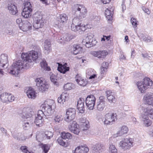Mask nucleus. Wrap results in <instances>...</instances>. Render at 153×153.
I'll return each instance as SVG.
<instances>
[{"label": "nucleus", "mask_w": 153, "mask_h": 153, "mask_svg": "<svg viewBox=\"0 0 153 153\" xmlns=\"http://www.w3.org/2000/svg\"><path fill=\"white\" fill-rule=\"evenodd\" d=\"M41 49L39 47H36L34 50L27 53H22L21 55L22 60H18L12 65L9 73L15 76H18L20 71L22 69L30 67L33 64L32 59L36 60L41 54Z\"/></svg>", "instance_id": "obj_1"}, {"label": "nucleus", "mask_w": 153, "mask_h": 153, "mask_svg": "<svg viewBox=\"0 0 153 153\" xmlns=\"http://www.w3.org/2000/svg\"><path fill=\"white\" fill-rule=\"evenodd\" d=\"M96 99L95 97L91 95L88 96L85 100V102L88 109L93 110L94 109Z\"/></svg>", "instance_id": "obj_13"}, {"label": "nucleus", "mask_w": 153, "mask_h": 153, "mask_svg": "<svg viewBox=\"0 0 153 153\" xmlns=\"http://www.w3.org/2000/svg\"><path fill=\"white\" fill-rule=\"evenodd\" d=\"M138 109L140 112L141 110L143 111L141 114H144L145 115H147L148 117L149 116L153 110V108L151 106L146 105H140Z\"/></svg>", "instance_id": "obj_15"}, {"label": "nucleus", "mask_w": 153, "mask_h": 153, "mask_svg": "<svg viewBox=\"0 0 153 153\" xmlns=\"http://www.w3.org/2000/svg\"><path fill=\"white\" fill-rule=\"evenodd\" d=\"M61 136L63 139H71L72 138V136L70 133L68 132H62Z\"/></svg>", "instance_id": "obj_42"}, {"label": "nucleus", "mask_w": 153, "mask_h": 153, "mask_svg": "<svg viewBox=\"0 0 153 153\" xmlns=\"http://www.w3.org/2000/svg\"><path fill=\"white\" fill-rule=\"evenodd\" d=\"M109 151L110 153H117V149L115 146L112 144L110 145Z\"/></svg>", "instance_id": "obj_46"}, {"label": "nucleus", "mask_w": 153, "mask_h": 153, "mask_svg": "<svg viewBox=\"0 0 153 153\" xmlns=\"http://www.w3.org/2000/svg\"><path fill=\"white\" fill-rule=\"evenodd\" d=\"M51 43L48 40H46L44 42V48L45 50L50 51L51 49Z\"/></svg>", "instance_id": "obj_43"}, {"label": "nucleus", "mask_w": 153, "mask_h": 153, "mask_svg": "<svg viewBox=\"0 0 153 153\" xmlns=\"http://www.w3.org/2000/svg\"><path fill=\"white\" fill-rule=\"evenodd\" d=\"M84 101V99L82 98H80L77 101V108L81 113H84L85 111Z\"/></svg>", "instance_id": "obj_25"}, {"label": "nucleus", "mask_w": 153, "mask_h": 153, "mask_svg": "<svg viewBox=\"0 0 153 153\" xmlns=\"http://www.w3.org/2000/svg\"><path fill=\"white\" fill-rule=\"evenodd\" d=\"M124 2L123 1L122 4V9L123 11H124L126 8V6L125 4H124Z\"/></svg>", "instance_id": "obj_59"}, {"label": "nucleus", "mask_w": 153, "mask_h": 153, "mask_svg": "<svg viewBox=\"0 0 153 153\" xmlns=\"http://www.w3.org/2000/svg\"><path fill=\"white\" fill-rule=\"evenodd\" d=\"M108 65V63L106 62H104L102 64V66L101 68H103L107 70Z\"/></svg>", "instance_id": "obj_54"}, {"label": "nucleus", "mask_w": 153, "mask_h": 153, "mask_svg": "<svg viewBox=\"0 0 153 153\" xmlns=\"http://www.w3.org/2000/svg\"><path fill=\"white\" fill-rule=\"evenodd\" d=\"M40 65L41 67L44 70L49 71L51 70V68L47 66V64L46 61L45 60H43L40 62Z\"/></svg>", "instance_id": "obj_41"}, {"label": "nucleus", "mask_w": 153, "mask_h": 153, "mask_svg": "<svg viewBox=\"0 0 153 153\" xmlns=\"http://www.w3.org/2000/svg\"><path fill=\"white\" fill-rule=\"evenodd\" d=\"M133 141L131 138L130 137L125 138L119 143V145L124 151L129 150L133 147Z\"/></svg>", "instance_id": "obj_6"}, {"label": "nucleus", "mask_w": 153, "mask_h": 153, "mask_svg": "<svg viewBox=\"0 0 153 153\" xmlns=\"http://www.w3.org/2000/svg\"><path fill=\"white\" fill-rule=\"evenodd\" d=\"M56 104L54 101L51 100H48L45 101L40 106L41 110L43 111V112L48 116L52 114L55 111Z\"/></svg>", "instance_id": "obj_3"}, {"label": "nucleus", "mask_w": 153, "mask_h": 153, "mask_svg": "<svg viewBox=\"0 0 153 153\" xmlns=\"http://www.w3.org/2000/svg\"><path fill=\"white\" fill-rule=\"evenodd\" d=\"M69 98L68 95L65 93H62L60 96L58 98L57 101L58 103L61 104H64Z\"/></svg>", "instance_id": "obj_30"}, {"label": "nucleus", "mask_w": 153, "mask_h": 153, "mask_svg": "<svg viewBox=\"0 0 153 153\" xmlns=\"http://www.w3.org/2000/svg\"><path fill=\"white\" fill-rule=\"evenodd\" d=\"M33 113V111H30L29 113L24 112L22 113V117L24 120L22 125L23 128L25 130L29 129L33 124V119L31 117Z\"/></svg>", "instance_id": "obj_5"}, {"label": "nucleus", "mask_w": 153, "mask_h": 153, "mask_svg": "<svg viewBox=\"0 0 153 153\" xmlns=\"http://www.w3.org/2000/svg\"><path fill=\"white\" fill-rule=\"evenodd\" d=\"M144 99L146 103L153 106V93H148L145 95Z\"/></svg>", "instance_id": "obj_27"}, {"label": "nucleus", "mask_w": 153, "mask_h": 153, "mask_svg": "<svg viewBox=\"0 0 153 153\" xmlns=\"http://www.w3.org/2000/svg\"><path fill=\"white\" fill-rule=\"evenodd\" d=\"M89 150V149L86 146L81 145L75 149L74 153H87Z\"/></svg>", "instance_id": "obj_24"}, {"label": "nucleus", "mask_w": 153, "mask_h": 153, "mask_svg": "<svg viewBox=\"0 0 153 153\" xmlns=\"http://www.w3.org/2000/svg\"><path fill=\"white\" fill-rule=\"evenodd\" d=\"M38 90L42 92L46 91L49 87L48 85L42 77L37 78L35 80Z\"/></svg>", "instance_id": "obj_8"}, {"label": "nucleus", "mask_w": 153, "mask_h": 153, "mask_svg": "<svg viewBox=\"0 0 153 153\" xmlns=\"http://www.w3.org/2000/svg\"><path fill=\"white\" fill-rule=\"evenodd\" d=\"M72 38L73 36L71 34L66 33L64 35L63 37V39H62V38H61L60 39V40L59 39V41H58V42L60 43H62L63 42L62 41H60V40H61L62 41L64 40L65 41H70Z\"/></svg>", "instance_id": "obj_39"}, {"label": "nucleus", "mask_w": 153, "mask_h": 153, "mask_svg": "<svg viewBox=\"0 0 153 153\" xmlns=\"http://www.w3.org/2000/svg\"><path fill=\"white\" fill-rule=\"evenodd\" d=\"M8 62V57L6 54H2L0 57V66L4 68Z\"/></svg>", "instance_id": "obj_35"}, {"label": "nucleus", "mask_w": 153, "mask_h": 153, "mask_svg": "<svg viewBox=\"0 0 153 153\" xmlns=\"http://www.w3.org/2000/svg\"><path fill=\"white\" fill-rule=\"evenodd\" d=\"M101 1L104 4H106L108 3L111 1V0H101Z\"/></svg>", "instance_id": "obj_60"}, {"label": "nucleus", "mask_w": 153, "mask_h": 153, "mask_svg": "<svg viewBox=\"0 0 153 153\" xmlns=\"http://www.w3.org/2000/svg\"><path fill=\"white\" fill-rule=\"evenodd\" d=\"M128 131V127L126 126H123L120 128V129L114 135V137L121 136L126 134Z\"/></svg>", "instance_id": "obj_28"}, {"label": "nucleus", "mask_w": 153, "mask_h": 153, "mask_svg": "<svg viewBox=\"0 0 153 153\" xmlns=\"http://www.w3.org/2000/svg\"><path fill=\"white\" fill-rule=\"evenodd\" d=\"M113 11V8H108L105 10V15L108 20H111L112 19Z\"/></svg>", "instance_id": "obj_36"}, {"label": "nucleus", "mask_w": 153, "mask_h": 153, "mask_svg": "<svg viewBox=\"0 0 153 153\" xmlns=\"http://www.w3.org/2000/svg\"><path fill=\"white\" fill-rule=\"evenodd\" d=\"M80 122L83 124L82 125V129L83 131L87 130L89 127V121L86 120L85 118H81L80 120Z\"/></svg>", "instance_id": "obj_37"}, {"label": "nucleus", "mask_w": 153, "mask_h": 153, "mask_svg": "<svg viewBox=\"0 0 153 153\" xmlns=\"http://www.w3.org/2000/svg\"><path fill=\"white\" fill-rule=\"evenodd\" d=\"M95 77H96V75L95 74H93L91 76H90L89 77V79H92L94 78Z\"/></svg>", "instance_id": "obj_64"}, {"label": "nucleus", "mask_w": 153, "mask_h": 153, "mask_svg": "<svg viewBox=\"0 0 153 153\" xmlns=\"http://www.w3.org/2000/svg\"><path fill=\"white\" fill-rule=\"evenodd\" d=\"M117 119V115L116 113H108L105 116L102 121L105 125L111 124L112 123L114 122Z\"/></svg>", "instance_id": "obj_9"}, {"label": "nucleus", "mask_w": 153, "mask_h": 153, "mask_svg": "<svg viewBox=\"0 0 153 153\" xmlns=\"http://www.w3.org/2000/svg\"><path fill=\"white\" fill-rule=\"evenodd\" d=\"M67 64L65 63L63 65H59L58 67V70L61 73L65 74L66 72L68 71L69 70V67H67Z\"/></svg>", "instance_id": "obj_38"}, {"label": "nucleus", "mask_w": 153, "mask_h": 153, "mask_svg": "<svg viewBox=\"0 0 153 153\" xmlns=\"http://www.w3.org/2000/svg\"><path fill=\"white\" fill-rule=\"evenodd\" d=\"M16 22L17 24L19 25V27L20 28L21 27L23 23L22 22V19L21 18H19L16 19Z\"/></svg>", "instance_id": "obj_53"}, {"label": "nucleus", "mask_w": 153, "mask_h": 153, "mask_svg": "<svg viewBox=\"0 0 153 153\" xmlns=\"http://www.w3.org/2000/svg\"><path fill=\"white\" fill-rule=\"evenodd\" d=\"M62 138H59L57 139V141L58 143L61 146L66 147L68 146V145L67 143H65L62 139Z\"/></svg>", "instance_id": "obj_48"}, {"label": "nucleus", "mask_w": 153, "mask_h": 153, "mask_svg": "<svg viewBox=\"0 0 153 153\" xmlns=\"http://www.w3.org/2000/svg\"><path fill=\"white\" fill-rule=\"evenodd\" d=\"M27 96L29 98L35 99L36 96V93L34 89L31 87H29L26 92Z\"/></svg>", "instance_id": "obj_34"}, {"label": "nucleus", "mask_w": 153, "mask_h": 153, "mask_svg": "<svg viewBox=\"0 0 153 153\" xmlns=\"http://www.w3.org/2000/svg\"><path fill=\"white\" fill-rule=\"evenodd\" d=\"M32 28V25L28 21H24L20 29L23 31H26Z\"/></svg>", "instance_id": "obj_33"}, {"label": "nucleus", "mask_w": 153, "mask_h": 153, "mask_svg": "<svg viewBox=\"0 0 153 153\" xmlns=\"http://www.w3.org/2000/svg\"><path fill=\"white\" fill-rule=\"evenodd\" d=\"M105 94L108 102H116V99L113 93L111 90H107Z\"/></svg>", "instance_id": "obj_31"}, {"label": "nucleus", "mask_w": 153, "mask_h": 153, "mask_svg": "<svg viewBox=\"0 0 153 153\" xmlns=\"http://www.w3.org/2000/svg\"><path fill=\"white\" fill-rule=\"evenodd\" d=\"M42 1L43 4H45L46 5H48L49 4L47 2V1L46 0H40Z\"/></svg>", "instance_id": "obj_63"}, {"label": "nucleus", "mask_w": 153, "mask_h": 153, "mask_svg": "<svg viewBox=\"0 0 153 153\" xmlns=\"http://www.w3.org/2000/svg\"><path fill=\"white\" fill-rule=\"evenodd\" d=\"M45 114L42 110H39L36 116L34 123L36 125L39 127L42 126L44 124V120L43 118Z\"/></svg>", "instance_id": "obj_11"}, {"label": "nucleus", "mask_w": 153, "mask_h": 153, "mask_svg": "<svg viewBox=\"0 0 153 153\" xmlns=\"http://www.w3.org/2000/svg\"><path fill=\"white\" fill-rule=\"evenodd\" d=\"M12 135L15 139L21 140H25L27 138L25 135L21 133L13 134Z\"/></svg>", "instance_id": "obj_40"}, {"label": "nucleus", "mask_w": 153, "mask_h": 153, "mask_svg": "<svg viewBox=\"0 0 153 153\" xmlns=\"http://www.w3.org/2000/svg\"><path fill=\"white\" fill-rule=\"evenodd\" d=\"M15 99V97L11 94L8 93V96L7 97L8 102H12L14 101Z\"/></svg>", "instance_id": "obj_50"}, {"label": "nucleus", "mask_w": 153, "mask_h": 153, "mask_svg": "<svg viewBox=\"0 0 153 153\" xmlns=\"http://www.w3.org/2000/svg\"><path fill=\"white\" fill-rule=\"evenodd\" d=\"M153 39L151 38V37L149 36H147L146 38V42H149L151 41H153Z\"/></svg>", "instance_id": "obj_58"}, {"label": "nucleus", "mask_w": 153, "mask_h": 153, "mask_svg": "<svg viewBox=\"0 0 153 153\" xmlns=\"http://www.w3.org/2000/svg\"><path fill=\"white\" fill-rule=\"evenodd\" d=\"M63 119V118L60 114H58L55 115L54 121L56 123H60L62 120Z\"/></svg>", "instance_id": "obj_45"}, {"label": "nucleus", "mask_w": 153, "mask_h": 153, "mask_svg": "<svg viewBox=\"0 0 153 153\" xmlns=\"http://www.w3.org/2000/svg\"><path fill=\"white\" fill-rule=\"evenodd\" d=\"M108 53V52L105 50L94 51L92 52L93 56L99 58H105Z\"/></svg>", "instance_id": "obj_21"}, {"label": "nucleus", "mask_w": 153, "mask_h": 153, "mask_svg": "<svg viewBox=\"0 0 153 153\" xmlns=\"http://www.w3.org/2000/svg\"><path fill=\"white\" fill-rule=\"evenodd\" d=\"M24 7L22 15L24 17L28 18L31 15V12L32 11V6L30 2H26Z\"/></svg>", "instance_id": "obj_10"}, {"label": "nucleus", "mask_w": 153, "mask_h": 153, "mask_svg": "<svg viewBox=\"0 0 153 153\" xmlns=\"http://www.w3.org/2000/svg\"><path fill=\"white\" fill-rule=\"evenodd\" d=\"M140 119L143 123V125L144 126L149 127L152 125V122L149 119L147 115H145L144 114H142L141 115Z\"/></svg>", "instance_id": "obj_23"}, {"label": "nucleus", "mask_w": 153, "mask_h": 153, "mask_svg": "<svg viewBox=\"0 0 153 153\" xmlns=\"http://www.w3.org/2000/svg\"><path fill=\"white\" fill-rule=\"evenodd\" d=\"M142 55L143 56V57L144 58H149L150 57V56H149L148 55V54L147 53H145V54H143L142 53Z\"/></svg>", "instance_id": "obj_61"}, {"label": "nucleus", "mask_w": 153, "mask_h": 153, "mask_svg": "<svg viewBox=\"0 0 153 153\" xmlns=\"http://www.w3.org/2000/svg\"><path fill=\"white\" fill-rule=\"evenodd\" d=\"M74 87V85L73 84L68 83L64 85V88L65 90H69L72 89Z\"/></svg>", "instance_id": "obj_47"}, {"label": "nucleus", "mask_w": 153, "mask_h": 153, "mask_svg": "<svg viewBox=\"0 0 153 153\" xmlns=\"http://www.w3.org/2000/svg\"><path fill=\"white\" fill-rule=\"evenodd\" d=\"M53 135V133L51 131H47L42 134L40 136L41 140L46 139H50Z\"/></svg>", "instance_id": "obj_32"}, {"label": "nucleus", "mask_w": 153, "mask_h": 153, "mask_svg": "<svg viewBox=\"0 0 153 153\" xmlns=\"http://www.w3.org/2000/svg\"><path fill=\"white\" fill-rule=\"evenodd\" d=\"M7 8L9 13L11 15H16L18 12L17 6L13 3L8 4Z\"/></svg>", "instance_id": "obj_22"}, {"label": "nucleus", "mask_w": 153, "mask_h": 153, "mask_svg": "<svg viewBox=\"0 0 153 153\" xmlns=\"http://www.w3.org/2000/svg\"><path fill=\"white\" fill-rule=\"evenodd\" d=\"M42 148L45 153H47L50 149L48 146L46 144L43 145L42 146Z\"/></svg>", "instance_id": "obj_51"}, {"label": "nucleus", "mask_w": 153, "mask_h": 153, "mask_svg": "<svg viewBox=\"0 0 153 153\" xmlns=\"http://www.w3.org/2000/svg\"><path fill=\"white\" fill-rule=\"evenodd\" d=\"M75 80L77 83L81 86H85L88 83L86 79L82 78L79 74L76 75Z\"/></svg>", "instance_id": "obj_26"}, {"label": "nucleus", "mask_w": 153, "mask_h": 153, "mask_svg": "<svg viewBox=\"0 0 153 153\" xmlns=\"http://www.w3.org/2000/svg\"><path fill=\"white\" fill-rule=\"evenodd\" d=\"M0 129L2 133L4 134H5V135H7V131L4 128H0Z\"/></svg>", "instance_id": "obj_57"}, {"label": "nucleus", "mask_w": 153, "mask_h": 153, "mask_svg": "<svg viewBox=\"0 0 153 153\" xmlns=\"http://www.w3.org/2000/svg\"><path fill=\"white\" fill-rule=\"evenodd\" d=\"M34 22L33 27L36 29L42 27L45 24V20L43 19L42 16L39 13H36L34 15Z\"/></svg>", "instance_id": "obj_7"}, {"label": "nucleus", "mask_w": 153, "mask_h": 153, "mask_svg": "<svg viewBox=\"0 0 153 153\" xmlns=\"http://www.w3.org/2000/svg\"><path fill=\"white\" fill-rule=\"evenodd\" d=\"M97 109L99 111L103 110L105 106V97L103 96L100 97L99 100L97 102Z\"/></svg>", "instance_id": "obj_17"}, {"label": "nucleus", "mask_w": 153, "mask_h": 153, "mask_svg": "<svg viewBox=\"0 0 153 153\" xmlns=\"http://www.w3.org/2000/svg\"><path fill=\"white\" fill-rule=\"evenodd\" d=\"M76 111L74 108H70L67 110L65 117V120L68 122L72 121L75 118Z\"/></svg>", "instance_id": "obj_12"}, {"label": "nucleus", "mask_w": 153, "mask_h": 153, "mask_svg": "<svg viewBox=\"0 0 153 153\" xmlns=\"http://www.w3.org/2000/svg\"><path fill=\"white\" fill-rule=\"evenodd\" d=\"M69 130L76 135H78L80 132V129L79 125L76 121H73L68 126Z\"/></svg>", "instance_id": "obj_16"}, {"label": "nucleus", "mask_w": 153, "mask_h": 153, "mask_svg": "<svg viewBox=\"0 0 153 153\" xmlns=\"http://www.w3.org/2000/svg\"><path fill=\"white\" fill-rule=\"evenodd\" d=\"M97 43V41L94 39L91 36H88L86 37L82 41L83 45H85L88 48L95 45Z\"/></svg>", "instance_id": "obj_14"}, {"label": "nucleus", "mask_w": 153, "mask_h": 153, "mask_svg": "<svg viewBox=\"0 0 153 153\" xmlns=\"http://www.w3.org/2000/svg\"><path fill=\"white\" fill-rule=\"evenodd\" d=\"M104 147L103 144L97 143L93 147V153H102L104 149Z\"/></svg>", "instance_id": "obj_20"}, {"label": "nucleus", "mask_w": 153, "mask_h": 153, "mask_svg": "<svg viewBox=\"0 0 153 153\" xmlns=\"http://www.w3.org/2000/svg\"><path fill=\"white\" fill-rule=\"evenodd\" d=\"M8 93H4L1 94L0 96V97L2 101L4 102H7V97Z\"/></svg>", "instance_id": "obj_44"}, {"label": "nucleus", "mask_w": 153, "mask_h": 153, "mask_svg": "<svg viewBox=\"0 0 153 153\" xmlns=\"http://www.w3.org/2000/svg\"><path fill=\"white\" fill-rule=\"evenodd\" d=\"M51 81L53 82L54 84L56 86L58 85V83L57 82V79L55 76L52 75L50 77Z\"/></svg>", "instance_id": "obj_49"}, {"label": "nucleus", "mask_w": 153, "mask_h": 153, "mask_svg": "<svg viewBox=\"0 0 153 153\" xmlns=\"http://www.w3.org/2000/svg\"><path fill=\"white\" fill-rule=\"evenodd\" d=\"M142 10L145 13H147V14H149L150 13V11L148 8H146L145 7H143Z\"/></svg>", "instance_id": "obj_55"}, {"label": "nucleus", "mask_w": 153, "mask_h": 153, "mask_svg": "<svg viewBox=\"0 0 153 153\" xmlns=\"http://www.w3.org/2000/svg\"><path fill=\"white\" fill-rule=\"evenodd\" d=\"M106 70H106L105 69L103 68H101V71L100 72L101 74H104L105 72L106 71Z\"/></svg>", "instance_id": "obj_62"}, {"label": "nucleus", "mask_w": 153, "mask_h": 153, "mask_svg": "<svg viewBox=\"0 0 153 153\" xmlns=\"http://www.w3.org/2000/svg\"><path fill=\"white\" fill-rule=\"evenodd\" d=\"M5 33L9 35H10L12 33V31L10 29L8 30L6 29L5 30Z\"/></svg>", "instance_id": "obj_56"}, {"label": "nucleus", "mask_w": 153, "mask_h": 153, "mask_svg": "<svg viewBox=\"0 0 153 153\" xmlns=\"http://www.w3.org/2000/svg\"><path fill=\"white\" fill-rule=\"evenodd\" d=\"M74 10L75 13L79 14V16L74 18L71 25H82V19L85 17L87 12L86 8L83 5L76 4L74 6Z\"/></svg>", "instance_id": "obj_2"}, {"label": "nucleus", "mask_w": 153, "mask_h": 153, "mask_svg": "<svg viewBox=\"0 0 153 153\" xmlns=\"http://www.w3.org/2000/svg\"><path fill=\"white\" fill-rule=\"evenodd\" d=\"M68 17L66 14L63 13L60 14L58 18V23L56 25L59 28L61 27L68 20Z\"/></svg>", "instance_id": "obj_18"}, {"label": "nucleus", "mask_w": 153, "mask_h": 153, "mask_svg": "<svg viewBox=\"0 0 153 153\" xmlns=\"http://www.w3.org/2000/svg\"><path fill=\"white\" fill-rule=\"evenodd\" d=\"M71 27L72 30L79 33L84 31L86 30L85 26L83 24H82V25H71Z\"/></svg>", "instance_id": "obj_19"}, {"label": "nucleus", "mask_w": 153, "mask_h": 153, "mask_svg": "<svg viewBox=\"0 0 153 153\" xmlns=\"http://www.w3.org/2000/svg\"><path fill=\"white\" fill-rule=\"evenodd\" d=\"M137 87L141 93L149 88H153V82L149 78L145 77L142 81H138L137 83Z\"/></svg>", "instance_id": "obj_4"}, {"label": "nucleus", "mask_w": 153, "mask_h": 153, "mask_svg": "<svg viewBox=\"0 0 153 153\" xmlns=\"http://www.w3.org/2000/svg\"><path fill=\"white\" fill-rule=\"evenodd\" d=\"M131 22L133 27H136L137 26V22L136 19L134 18H132L131 20Z\"/></svg>", "instance_id": "obj_52"}, {"label": "nucleus", "mask_w": 153, "mask_h": 153, "mask_svg": "<svg viewBox=\"0 0 153 153\" xmlns=\"http://www.w3.org/2000/svg\"><path fill=\"white\" fill-rule=\"evenodd\" d=\"M72 52L74 54L81 53L83 51L82 48L79 45L74 44L71 47Z\"/></svg>", "instance_id": "obj_29"}]
</instances>
